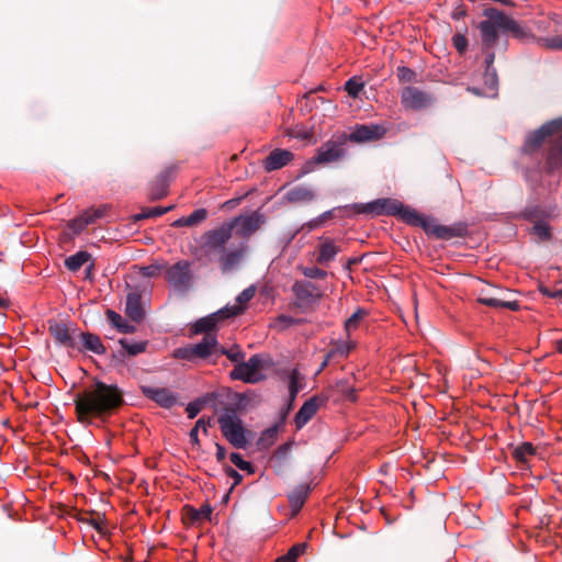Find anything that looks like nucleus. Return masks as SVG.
<instances>
[{
    "mask_svg": "<svg viewBox=\"0 0 562 562\" xmlns=\"http://www.w3.org/2000/svg\"><path fill=\"white\" fill-rule=\"evenodd\" d=\"M125 314L136 323H140L144 319L145 312L142 305L140 293L134 291L127 294Z\"/></svg>",
    "mask_w": 562,
    "mask_h": 562,
    "instance_id": "nucleus-25",
    "label": "nucleus"
},
{
    "mask_svg": "<svg viewBox=\"0 0 562 562\" xmlns=\"http://www.w3.org/2000/svg\"><path fill=\"white\" fill-rule=\"evenodd\" d=\"M483 15L486 19L479 23L477 29L481 33L482 45L484 48L491 49L498 40V31L505 33L507 15L495 8L485 9Z\"/></svg>",
    "mask_w": 562,
    "mask_h": 562,
    "instance_id": "nucleus-6",
    "label": "nucleus"
},
{
    "mask_svg": "<svg viewBox=\"0 0 562 562\" xmlns=\"http://www.w3.org/2000/svg\"><path fill=\"white\" fill-rule=\"evenodd\" d=\"M544 145L548 146L546 169L553 171L562 166V117L547 122L530 133L525 140L522 150L532 156Z\"/></svg>",
    "mask_w": 562,
    "mask_h": 562,
    "instance_id": "nucleus-3",
    "label": "nucleus"
},
{
    "mask_svg": "<svg viewBox=\"0 0 562 562\" xmlns=\"http://www.w3.org/2000/svg\"><path fill=\"white\" fill-rule=\"evenodd\" d=\"M256 294V286L255 285H250L248 288H246L245 290H243L236 297V303L234 305H226L224 308H229V310H236V308H240V314H243L246 310V306L248 304V302L255 296Z\"/></svg>",
    "mask_w": 562,
    "mask_h": 562,
    "instance_id": "nucleus-32",
    "label": "nucleus"
},
{
    "mask_svg": "<svg viewBox=\"0 0 562 562\" xmlns=\"http://www.w3.org/2000/svg\"><path fill=\"white\" fill-rule=\"evenodd\" d=\"M368 315V312L359 307L349 318L345 322V331L347 338L350 337L351 333L359 328L360 323L363 321V318Z\"/></svg>",
    "mask_w": 562,
    "mask_h": 562,
    "instance_id": "nucleus-35",
    "label": "nucleus"
},
{
    "mask_svg": "<svg viewBox=\"0 0 562 562\" xmlns=\"http://www.w3.org/2000/svg\"><path fill=\"white\" fill-rule=\"evenodd\" d=\"M140 391L145 397L166 409L173 407L178 402L177 393L167 387L142 385Z\"/></svg>",
    "mask_w": 562,
    "mask_h": 562,
    "instance_id": "nucleus-17",
    "label": "nucleus"
},
{
    "mask_svg": "<svg viewBox=\"0 0 562 562\" xmlns=\"http://www.w3.org/2000/svg\"><path fill=\"white\" fill-rule=\"evenodd\" d=\"M357 203L355 204H351V205H345V206H340L338 209H331V210H328L324 213H322L318 217V221H321V223L323 224L325 221L331 218L334 216V213L336 210H340V211H344L346 212V215L347 216H351V215H359L360 213H357L353 209V206L356 205ZM370 215H373L372 213H369Z\"/></svg>",
    "mask_w": 562,
    "mask_h": 562,
    "instance_id": "nucleus-44",
    "label": "nucleus"
},
{
    "mask_svg": "<svg viewBox=\"0 0 562 562\" xmlns=\"http://www.w3.org/2000/svg\"><path fill=\"white\" fill-rule=\"evenodd\" d=\"M310 492L311 487L308 484H301L289 494V503L293 513L301 510Z\"/></svg>",
    "mask_w": 562,
    "mask_h": 562,
    "instance_id": "nucleus-29",
    "label": "nucleus"
},
{
    "mask_svg": "<svg viewBox=\"0 0 562 562\" xmlns=\"http://www.w3.org/2000/svg\"><path fill=\"white\" fill-rule=\"evenodd\" d=\"M357 203L355 204H351V205H345V206H340L338 209H331V210H328L324 213H322L318 217V221H321V223L323 224L325 221L331 218L334 216V213L336 210H340V211H344L346 212V215L347 216H351V215H359L360 213H357L353 209V206L356 205ZM370 215H373L372 213H369Z\"/></svg>",
    "mask_w": 562,
    "mask_h": 562,
    "instance_id": "nucleus-45",
    "label": "nucleus"
},
{
    "mask_svg": "<svg viewBox=\"0 0 562 562\" xmlns=\"http://www.w3.org/2000/svg\"><path fill=\"white\" fill-rule=\"evenodd\" d=\"M78 520L91 526L101 535H104L106 531L105 516L98 512L86 513L82 516H80Z\"/></svg>",
    "mask_w": 562,
    "mask_h": 562,
    "instance_id": "nucleus-31",
    "label": "nucleus"
},
{
    "mask_svg": "<svg viewBox=\"0 0 562 562\" xmlns=\"http://www.w3.org/2000/svg\"><path fill=\"white\" fill-rule=\"evenodd\" d=\"M538 290L542 295L551 297V299H555V300L562 302V289H559L555 286L552 288V286L541 282L538 285Z\"/></svg>",
    "mask_w": 562,
    "mask_h": 562,
    "instance_id": "nucleus-51",
    "label": "nucleus"
},
{
    "mask_svg": "<svg viewBox=\"0 0 562 562\" xmlns=\"http://www.w3.org/2000/svg\"><path fill=\"white\" fill-rule=\"evenodd\" d=\"M336 386L346 400L351 401V402H355L357 400L356 390L353 386L348 384L347 380L338 381Z\"/></svg>",
    "mask_w": 562,
    "mask_h": 562,
    "instance_id": "nucleus-50",
    "label": "nucleus"
},
{
    "mask_svg": "<svg viewBox=\"0 0 562 562\" xmlns=\"http://www.w3.org/2000/svg\"><path fill=\"white\" fill-rule=\"evenodd\" d=\"M479 301H480V303H482L486 306L495 307V308H498V307H502V305H505L504 301L495 299V297H481V299H479Z\"/></svg>",
    "mask_w": 562,
    "mask_h": 562,
    "instance_id": "nucleus-59",
    "label": "nucleus"
},
{
    "mask_svg": "<svg viewBox=\"0 0 562 562\" xmlns=\"http://www.w3.org/2000/svg\"><path fill=\"white\" fill-rule=\"evenodd\" d=\"M263 222V215L255 211L247 215L236 216L226 223L227 225H233V232H235V235L241 238H249L260 228Z\"/></svg>",
    "mask_w": 562,
    "mask_h": 562,
    "instance_id": "nucleus-14",
    "label": "nucleus"
},
{
    "mask_svg": "<svg viewBox=\"0 0 562 562\" xmlns=\"http://www.w3.org/2000/svg\"><path fill=\"white\" fill-rule=\"evenodd\" d=\"M396 76L402 83H413L418 81V75L415 70L407 66H398L396 68Z\"/></svg>",
    "mask_w": 562,
    "mask_h": 562,
    "instance_id": "nucleus-41",
    "label": "nucleus"
},
{
    "mask_svg": "<svg viewBox=\"0 0 562 562\" xmlns=\"http://www.w3.org/2000/svg\"><path fill=\"white\" fill-rule=\"evenodd\" d=\"M292 292L295 297V305L300 308L310 307L322 297L318 285L306 280L296 281L292 285Z\"/></svg>",
    "mask_w": 562,
    "mask_h": 562,
    "instance_id": "nucleus-15",
    "label": "nucleus"
},
{
    "mask_svg": "<svg viewBox=\"0 0 562 562\" xmlns=\"http://www.w3.org/2000/svg\"><path fill=\"white\" fill-rule=\"evenodd\" d=\"M175 173L176 167L168 166L155 178L149 189L150 200H160L167 195L170 181Z\"/></svg>",
    "mask_w": 562,
    "mask_h": 562,
    "instance_id": "nucleus-18",
    "label": "nucleus"
},
{
    "mask_svg": "<svg viewBox=\"0 0 562 562\" xmlns=\"http://www.w3.org/2000/svg\"><path fill=\"white\" fill-rule=\"evenodd\" d=\"M269 364V361L262 355H254L247 361H241L231 371L233 380H239L246 383H257L263 380L261 370Z\"/></svg>",
    "mask_w": 562,
    "mask_h": 562,
    "instance_id": "nucleus-9",
    "label": "nucleus"
},
{
    "mask_svg": "<svg viewBox=\"0 0 562 562\" xmlns=\"http://www.w3.org/2000/svg\"><path fill=\"white\" fill-rule=\"evenodd\" d=\"M167 263L155 262L140 268V274L146 278L157 277L162 270L166 271Z\"/></svg>",
    "mask_w": 562,
    "mask_h": 562,
    "instance_id": "nucleus-49",
    "label": "nucleus"
},
{
    "mask_svg": "<svg viewBox=\"0 0 562 562\" xmlns=\"http://www.w3.org/2000/svg\"><path fill=\"white\" fill-rule=\"evenodd\" d=\"M531 24L538 33H557L561 25V18L557 13L542 14L533 19Z\"/></svg>",
    "mask_w": 562,
    "mask_h": 562,
    "instance_id": "nucleus-23",
    "label": "nucleus"
},
{
    "mask_svg": "<svg viewBox=\"0 0 562 562\" xmlns=\"http://www.w3.org/2000/svg\"><path fill=\"white\" fill-rule=\"evenodd\" d=\"M244 248L225 251L220 257V266L223 272H229L238 267L244 256Z\"/></svg>",
    "mask_w": 562,
    "mask_h": 562,
    "instance_id": "nucleus-28",
    "label": "nucleus"
},
{
    "mask_svg": "<svg viewBox=\"0 0 562 562\" xmlns=\"http://www.w3.org/2000/svg\"><path fill=\"white\" fill-rule=\"evenodd\" d=\"M90 259V255L87 251H78L75 255L69 256L65 260V267L70 271H78L85 263Z\"/></svg>",
    "mask_w": 562,
    "mask_h": 562,
    "instance_id": "nucleus-37",
    "label": "nucleus"
},
{
    "mask_svg": "<svg viewBox=\"0 0 562 562\" xmlns=\"http://www.w3.org/2000/svg\"><path fill=\"white\" fill-rule=\"evenodd\" d=\"M353 209L357 213H372L374 216H396L406 224L422 227L428 235L439 239L449 240L453 237H462L468 232L467 225L462 223L452 226L436 224L432 220L404 205L396 199H376L368 202V204H356Z\"/></svg>",
    "mask_w": 562,
    "mask_h": 562,
    "instance_id": "nucleus-1",
    "label": "nucleus"
},
{
    "mask_svg": "<svg viewBox=\"0 0 562 562\" xmlns=\"http://www.w3.org/2000/svg\"><path fill=\"white\" fill-rule=\"evenodd\" d=\"M495 59L494 52H488L485 58V65H486V71H485V79L486 82L491 81L492 87L496 86L497 83V76L496 70L493 68V63Z\"/></svg>",
    "mask_w": 562,
    "mask_h": 562,
    "instance_id": "nucleus-43",
    "label": "nucleus"
},
{
    "mask_svg": "<svg viewBox=\"0 0 562 562\" xmlns=\"http://www.w3.org/2000/svg\"><path fill=\"white\" fill-rule=\"evenodd\" d=\"M346 146L347 134H341L337 138H331L317 148L313 161L315 164L337 162L346 157Z\"/></svg>",
    "mask_w": 562,
    "mask_h": 562,
    "instance_id": "nucleus-10",
    "label": "nucleus"
},
{
    "mask_svg": "<svg viewBox=\"0 0 562 562\" xmlns=\"http://www.w3.org/2000/svg\"><path fill=\"white\" fill-rule=\"evenodd\" d=\"M305 543L294 544L285 554L279 557L276 562H296L299 557L305 551Z\"/></svg>",
    "mask_w": 562,
    "mask_h": 562,
    "instance_id": "nucleus-42",
    "label": "nucleus"
},
{
    "mask_svg": "<svg viewBox=\"0 0 562 562\" xmlns=\"http://www.w3.org/2000/svg\"><path fill=\"white\" fill-rule=\"evenodd\" d=\"M363 87H364L363 82L357 77L350 78L345 83V90L352 98H357L359 95V93L361 92V90L363 89Z\"/></svg>",
    "mask_w": 562,
    "mask_h": 562,
    "instance_id": "nucleus-46",
    "label": "nucleus"
},
{
    "mask_svg": "<svg viewBox=\"0 0 562 562\" xmlns=\"http://www.w3.org/2000/svg\"><path fill=\"white\" fill-rule=\"evenodd\" d=\"M324 402L325 400H321L318 396H313L305 401L294 417L296 428H303L315 416L321 404Z\"/></svg>",
    "mask_w": 562,
    "mask_h": 562,
    "instance_id": "nucleus-21",
    "label": "nucleus"
},
{
    "mask_svg": "<svg viewBox=\"0 0 562 562\" xmlns=\"http://www.w3.org/2000/svg\"><path fill=\"white\" fill-rule=\"evenodd\" d=\"M229 459L239 470L246 471L249 474L255 472L254 465L249 461L244 460L239 453L232 452Z\"/></svg>",
    "mask_w": 562,
    "mask_h": 562,
    "instance_id": "nucleus-47",
    "label": "nucleus"
},
{
    "mask_svg": "<svg viewBox=\"0 0 562 562\" xmlns=\"http://www.w3.org/2000/svg\"><path fill=\"white\" fill-rule=\"evenodd\" d=\"M225 355L231 361L239 362L244 359V352L238 348L226 349L224 347L218 346V357Z\"/></svg>",
    "mask_w": 562,
    "mask_h": 562,
    "instance_id": "nucleus-52",
    "label": "nucleus"
},
{
    "mask_svg": "<svg viewBox=\"0 0 562 562\" xmlns=\"http://www.w3.org/2000/svg\"><path fill=\"white\" fill-rule=\"evenodd\" d=\"M233 235V225L222 224L218 228L205 232L201 237V246L205 252H215L224 249L225 244Z\"/></svg>",
    "mask_w": 562,
    "mask_h": 562,
    "instance_id": "nucleus-12",
    "label": "nucleus"
},
{
    "mask_svg": "<svg viewBox=\"0 0 562 562\" xmlns=\"http://www.w3.org/2000/svg\"><path fill=\"white\" fill-rule=\"evenodd\" d=\"M295 322L296 321L293 317H291L289 315H284V314L278 316V318H277V323L282 325L283 328L295 324Z\"/></svg>",
    "mask_w": 562,
    "mask_h": 562,
    "instance_id": "nucleus-61",
    "label": "nucleus"
},
{
    "mask_svg": "<svg viewBox=\"0 0 562 562\" xmlns=\"http://www.w3.org/2000/svg\"><path fill=\"white\" fill-rule=\"evenodd\" d=\"M284 199L289 203H308L315 199V192L310 187L295 186L286 191Z\"/></svg>",
    "mask_w": 562,
    "mask_h": 562,
    "instance_id": "nucleus-26",
    "label": "nucleus"
},
{
    "mask_svg": "<svg viewBox=\"0 0 562 562\" xmlns=\"http://www.w3.org/2000/svg\"><path fill=\"white\" fill-rule=\"evenodd\" d=\"M119 344L127 356L135 357L139 353L145 352L148 342L147 341H132L127 338H122Z\"/></svg>",
    "mask_w": 562,
    "mask_h": 562,
    "instance_id": "nucleus-34",
    "label": "nucleus"
},
{
    "mask_svg": "<svg viewBox=\"0 0 562 562\" xmlns=\"http://www.w3.org/2000/svg\"><path fill=\"white\" fill-rule=\"evenodd\" d=\"M217 423L223 437L236 449H246L250 431L245 427L235 408L228 407L218 416Z\"/></svg>",
    "mask_w": 562,
    "mask_h": 562,
    "instance_id": "nucleus-4",
    "label": "nucleus"
},
{
    "mask_svg": "<svg viewBox=\"0 0 562 562\" xmlns=\"http://www.w3.org/2000/svg\"><path fill=\"white\" fill-rule=\"evenodd\" d=\"M303 274L310 279H325L327 272L318 267H307L303 270Z\"/></svg>",
    "mask_w": 562,
    "mask_h": 562,
    "instance_id": "nucleus-56",
    "label": "nucleus"
},
{
    "mask_svg": "<svg viewBox=\"0 0 562 562\" xmlns=\"http://www.w3.org/2000/svg\"><path fill=\"white\" fill-rule=\"evenodd\" d=\"M225 474L233 480V486H237L243 481V475L236 471L234 468L226 465L224 468Z\"/></svg>",
    "mask_w": 562,
    "mask_h": 562,
    "instance_id": "nucleus-57",
    "label": "nucleus"
},
{
    "mask_svg": "<svg viewBox=\"0 0 562 562\" xmlns=\"http://www.w3.org/2000/svg\"><path fill=\"white\" fill-rule=\"evenodd\" d=\"M209 426H210V422H205L204 418H200L196 420L193 428H196V430L203 429L204 432H207Z\"/></svg>",
    "mask_w": 562,
    "mask_h": 562,
    "instance_id": "nucleus-64",
    "label": "nucleus"
},
{
    "mask_svg": "<svg viewBox=\"0 0 562 562\" xmlns=\"http://www.w3.org/2000/svg\"><path fill=\"white\" fill-rule=\"evenodd\" d=\"M505 33L510 34L514 38L522 43L533 42L549 50H562V35L537 36L530 29L519 24L508 15L506 16Z\"/></svg>",
    "mask_w": 562,
    "mask_h": 562,
    "instance_id": "nucleus-5",
    "label": "nucleus"
},
{
    "mask_svg": "<svg viewBox=\"0 0 562 562\" xmlns=\"http://www.w3.org/2000/svg\"><path fill=\"white\" fill-rule=\"evenodd\" d=\"M301 390L300 373L296 369L292 370L289 375V393L291 398H295Z\"/></svg>",
    "mask_w": 562,
    "mask_h": 562,
    "instance_id": "nucleus-48",
    "label": "nucleus"
},
{
    "mask_svg": "<svg viewBox=\"0 0 562 562\" xmlns=\"http://www.w3.org/2000/svg\"><path fill=\"white\" fill-rule=\"evenodd\" d=\"M108 205H100L98 207H90L86 210L81 215L83 216L86 224L91 225L94 224L99 218L104 217L108 213Z\"/></svg>",
    "mask_w": 562,
    "mask_h": 562,
    "instance_id": "nucleus-39",
    "label": "nucleus"
},
{
    "mask_svg": "<svg viewBox=\"0 0 562 562\" xmlns=\"http://www.w3.org/2000/svg\"><path fill=\"white\" fill-rule=\"evenodd\" d=\"M106 316H108V319L110 321V323L113 326H115L116 328L121 327L122 324L124 323V319L122 318V316L112 310H108Z\"/></svg>",
    "mask_w": 562,
    "mask_h": 562,
    "instance_id": "nucleus-58",
    "label": "nucleus"
},
{
    "mask_svg": "<svg viewBox=\"0 0 562 562\" xmlns=\"http://www.w3.org/2000/svg\"><path fill=\"white\" fill-rule=\"evenodd\" d=\"M341 251V247L333 238H321L317 246L316 262L318 265H327L333 261Z\"/></svg>",
    "mask_w": 562,
    "mask_h": 562,
    "instance_id": "nucleus-22",
    "label": "nucleus"
},
{
    "mask_svg": "<svg viewBox=\"0 0 562 562\" xmlns=\"http://www.w3.org/2000/svg\"><path fill=\"white\" fill-rule=\"evenodd\" d=\"M294 155L288 149H273L265 160V168L268 171H273L283 168L292 161Z\"/></svg>",
    "mask_w": 562,
    "mask_h": 562,
    "instance_id": "nucleus-24",
    "label": "nucleus"
},
{
    "mask_svg": "<svg viewBox=\"0 0 562 562\" xmlns=\"http://www.w3.org/2000/svg\"><path fill=\"white\" fill-rule=\"evenodd\" d=\"M400 98L403 109L415 112L426 110L435 102V97L430 92L414 86L404 87Z\"/></svg>",
    "mask_w": 562,
    "mask_h": 562,
    "instance_id": "nucleus-11",
    "label": "nucleus"
},
{
    "mask_svg": "<svg viewBox=\"0 0 562 562\" xmlns=\"http://www.w3.org/2000/svg\"><path fill=\"white\" fill-rule=\"evenodd\" d=\"M189 437H190V441H191L192 445H194V446H199L200 445L199 430H196V428H192L190 430Z\"/></svg>",
    "mask_w": 562,
    "mask_h": 562,
    "instance_id": "nucleus-63",
    "label": "nucleus"
},
{
    "mask_svg": "<svg viewBox=\"0 0 562 562\" xmlns=\"http://www.w3.org/2000/svg\"><path fill=\"white\" fill-rule=\"evenodd\" d=\"M48 331L55 342L67 348H77L79 329L69 327L65 322L48 321Z\"/></svg>",
    "mask_w": 562,
    "mask_h": 562,
    "instance_id": "nucleus-16",
    "label": "nucleus"
},
{
    "mask_svg": "<svg viewBox=\"0 0 562 562\" xmlns=\"http://www.w3.org/2000/svg\"><path fill=\"white\" fill-rule=\"evenodd\" d=\"M536 449L531 442H522L513 449V458L520 463H526L528 459L535 456Z\"/></svg>",
    "mask_w": 562,
    "mask_h": 562,
    "instance_id": "nucleus-33",
    "label": "nucleus"
},
{
    "mask_svg": "<svg viewBox=\"0 0 562 562\" xmlns=\"http://www.w3.org/2000/svg\"><path fill=\"white\" fill-rule=\"evenodd\" d=\"M356 348V342L351 340L338 341L331 349L328 350L329 357L347 358L352 349Z\"/></svg>",
    "mask_w": 562,
    "mask_h": 562,
    "instance_id": "nucleus-38",
    "label": "nucleus"
},
{
    "mask_svg": "<svg viewBox=\"0 0 562 562\" xmlns=\"http://www.w3.org/2000/svg\"><path fill=\"white\" fill-rule=\"evenodd\" d=\"M385 133V128L376 125H356L355 130L347 135V142L363 143L381 138Z\"/></svg>",
    "mask_w": 562,
    "mask_h": 562,
    "instance_id": "nucleus-20",
    "label": "nucleus"
},
{
    "mask_svg": "<svg viewBox=\"0 0 562 562\" xmlns=\"http://www.w3.org/2000/svg\"><path fill=\"white\" fill-rule=\"evenodd\" d=\"M201 411V404L198 402H191L187 405L186 412L189 418H194Z\"/></svg>",
    "mask_w": 562,
    "mask_h": 562,
    "instance_id": "nucleus-60",
    "label": "nucleus"
},
{
    "mask_svg": "<svg viewBox=\"0 0 562 562\" xmlns=\"http://www.w3.org/2000/svg\"><path fill=\"white\" fill-rule=\"evenodd\" d=\"M218 340L216 335H204L202 340L195 345H187L173 350V358L179 360L194 361L196 359L218 358Z\"/></svg>",
    "mask_w": 562,
    "mask_h": 562,
    "instance_id": "nucleus-7",
    "label": "nucleus"
},
{
    "mask_svg": "<svg viewBox=\"0 0 562 562\" xmlns=\"http://www.w3.org/2000/svg\"><path fill=\"white\" fill-rule=\"evenodd\" d=\"M237 315H240V308H236L235 311L229 308H221L215 313L198 319L192 325L191 331L193 335H215L213 330L215 329L218 322L232 318Z\"/></svg>",
    "mask_w": 562,
    "mask_h": 562,
    "instance_id": "nucleus-13",
    "label": "nucleus"
},
{
    "mask_svg": "<svg viewBox=\"0 0 562 562\" xmlns=\"http://www.w3.org/2000/svg\"><path fill=\"white\" fill-rule=\"evenodd\" d=\"M172 209H173L172 205L167 206V207H162V206L147 207V209H144L140 213H136V214L132 215V220H133V222H139V221L147 220V218L159 217Z\"/></svg>",
    "mask_w": 562,
    "mask_h": 562,
    "instance_id": "nucleus-36",
    "label": "nucleus"
},
{
    "mask_svg": "<svg viewBox=\"0 0 562 562\" xmlns=\"http://www.w3.org/2000/svg\"><path fill=\"white\" fill-rule=\"evenodd\" d=\"M215 447H216V460L217 462L222 463L225 461L226 459V449L223 445L216 442L215 443Z\"/></svg>",
    "mask_w": 562,
    "mask_h": 562,
    "instance_id": "nucleus-62",
    "label": "nucleus"
},
{
    "mask_svg": "<svg viewBox=\"0 0 562 562\" xmlns=\"http://www.w3.org/2000/svg\"><path fill=\"white\" fill-rule=\"evenodd\" d=\"M87 226L88 225L86 224V221L81 214L68 221L67 223V228L71 231V233L75 235H79L80 233H82Z\"/></svg>",
    "mask_w": 562,
    "mask_h": 562,
    "instance_id": "nucleus-53",
    "label": "nucleus"
},
{
    "mask_svg": "<svg viewBox=\"0 0 562 562\" xmlns=\"http://www.w3.org/2000/svg\"><path fill=\"white\" fill-rule=\"evenodd\" d=\"M552 215L551 209H546L540 205H529L525 207L519 214L518 217L530 223H538L542 221H547Z\"/></svg>",
    "mask_w": 562,
    "mask_h": 562,
    "instance_id": "nucleus-27",
    "label": "nucleus"
},
{
    "mask_svg": "<svg viewBox=\"0 0 562 562\" xmlns=\"http://www.w3.org/2000/svg\"><path fill=\"white\" fill-rule=\"evenodd\" d=\"M165 279L176 292L181 294L189 292L194 282L192 263L189 260H179L172 266H167Z\"/></svg>",
    "mask_w": 562,
    "mask_h": 562,
    "instance_id": "nucleus-8",
    "label": "nucleus"
},
{
    "mask_svg": "<svg viewBox=\"0 0 562 562\" xmlns=\"http://www.w3.org/2000/svg\"><path fill=\"white\" fill-rule=\"evenodd\" d=\"M79 352H92L94 355L102 356L106 352L101 338L89 331H80L77 336V348Z\"/></svg>",
    "mask_w": 562,
    "mask_h": 562,
    "instance_id": "nucleus-19",
    "label": "nucleus"
},
{
    "mask_svg": "<svg viewBox=\"0 0 562 562\" xmlns=\"http://www.w3.org/2000/svg\"><path fill=\"white\" fill-rule=\"evenodd\" d=\"M530 233L537 236L540 240H550L552 237L551 226L547 221L533 223Z\"/></svg>",
    "mask_w": 562,
    "mask_h": 562,
    "instance_id": "nucleus-40",
    "label": "nucleus"
},
{
    "mask_svg": "<svg viewBox=\"0 0 562 562\" xmlns=\"http://www.w3.org/2000/svg\"><path fill=\"white\" fill-rule=\"evenodd\" d=\"M186 518L191 522L195 524L202 520H211L212 507L210 504L202 505L199 509L191 505H186L184 508Z\"/></svg>",
    "mask_w": 562,
    "mask_h": 562,
    "instance_id": "nucleus-30",
    "label": "nucleus"
},
{
    "mask_svg": "<svg viewBox=\"0 0 562 562\" xmlns=\"http://www.w3.org/2000/svg\"><path fill=\"white\" fill-rule=\"evenodd\" d=\"M207 217L205 209H196L189 216H187V226H194L203 222Z\"/></svg>",
    "mask_w": 562,
    "mask_h": 562,
    "instance_id": "nucleus-54",
    "label": "nucleus"
},
{
    "mask_svg": "<svg viewBox=\"0 0 562 562\" xmlns=\"http://www.w3.org/2000/svg\"><path fill=\"white\" fill-rule=\"evenodd\" d=\"M452 44H453V47L460 53V54H463L465 53V50L468 49V40L464 35L462 34H454L452 36Z\"/></svg>",
    "mask_w": 562,
    "mask_h": 562,
    "instance_id": "nucleus-55",
    "label": "nucleus"
},
{
    "mask_svg": "<svg viewBox=\"0 0 562 562\" xmlns=\"http://www.w3.org/2000/svg\"><path fill=\"white\" fill-rule=\"evenodd\" d=\"M124 404V394L116 384L100 380L78 393L75 398L77 420L90 425L93 420L105 422Z\"/></svg>",
    "mask_w": 562,
    "mask_h": 562,
    "instance_id": "nucleus-2",
    "label": "nucleus"
}]
</instances>
